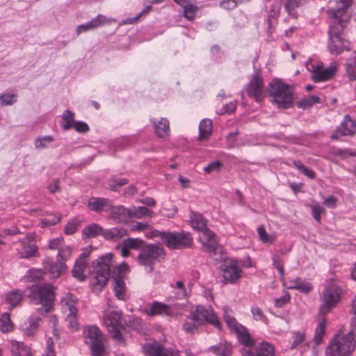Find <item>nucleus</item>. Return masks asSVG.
Instances as JSON below:
<instances>
[{"mask_svg": "<svg viewBox=\"0 0 356 356\" xmlns=\"http://www.w3.org/2000/svg\"><path fill=\"white\" fill-rule=\"evenodd\" d=\"M111 204L112 202L108 198L92 197L88 200L87 206L91 211L100 213L109 211Z\"/></svg>", "mask_w": 356, "mask_h": 356, "instance_id": "20", "label": "nucleus"}, {"mask_svg": "<svg viewBox=\"0 0 356 356\" xmlns=\"http://www.w3.org/2000/svg\"><path fill=\"white\" fill-rule=\"evenodd\" d=\"M288 287L289 289H298L305 293H309L313 289L311 283L305 282L300 277H297L296 280L290 281V284Z\"/></svg>", "mask_w": 356, "mask_h": 356, "instance_id": "31", "label": "nucleus"}, {"mask_svg": "<svg viewBox=\"0 0 356 356\" xmlns=\"http://www.w3.org/2000/svg\"><path fill=\"white\" fill-rule=\"evenodd\" d=\"M187 319H196L200 325L209 323L217 328H220V323L211 307L197 305L194 310L186 316Z\"/></svg>", "mask_w": 356, "mask_h": 356, "instance_id": "12", "label": "nucleus"}, {"mask_svg": "<svg viewBox=\"0 0 356 356\" xmlns=\"http://www.w3.org/2000/svg\"><path fill=\"white\" fill-rule=\"evenodd\" d=\"M198 10L199 8L196 5L190 2L183 8V16L186 19L192 21L195 19Z\"/></svg>", "mask_w": 356, "mask_h": 356, "instance_id": "42", "label": "nucleus"}, {"mask_svg": "<svg viewBox=\"0 0 356 356\" xmlns=\"http://www.w3.org/2000/svg\"><path fill=\"white\" fill-rule=\"evenodd\" d=\"M268 91L272 102L277 108L286 109L293 106V90L289 85L279 79H273L269 83Z\"/></svg>", "mask_w": 356, "mask_h": 356, "instance_id": "6", "label": "nucleus"}, {"mask_svg": "<svg viewBox=\"0 0 356 356\" xmlns=\"http://www.w3.org/2000/svg\"><path fill=\"white\" fill-rule=\"evenodd\" d=\"M147 356H179V351L163 349L159 344H147L143 347Z\"/></svg>", "mask_w": 356, "mask_h": 356, "instance_id": "19", "label": "nucleus"}, {"mask_svg": "<svg viewBox=\"0 0 356 356\" xmlns=\"http://www.w3.org/2000/svg\"><path fill=\"white\" fill-rule=\"evenodd\" d=\"M16 96L13 94L5 93L0 95V102L4 105H11L16 102Z\"/></svg>", "mask_w": 356, "mask_h": 356, "instance_id": "59", "label": "nucleus"}, {"mask_svg": "<svg viewBox=\"0 0 356 356\" xmlns=\"http://www.w3.org/2000/svg\"><path fill=\"white\" fill-rule=\"evenodd\" d=\"M293 165L304 175L307 176L310 179H314L316 177V173L311 169L306 168L303 165L300 161H294Z\"/></svg>", "mask_w": 356, "mask_h": 356, "instance_id": "54", "label": "nucleus"}, {"mask_svg": "<svg viewBox=\"0 0 356 356\" xmlns=\"http://www.w3.org/2000/svg\"><path fill=\"white\" fill-rule=\"evenodd\" d=\"M312 215L313 218L318 222H321V215L325 212V209L319 205L311 206Z\"/></svg>", "mask_w": 356, "mask_h": 356, "instance_id": "60", "label": "nucleus"}, {"mask_svg": "<svg viewBox=\"0 0 356 356\" xmlns=\"http://www.w3.org/2000/svg\"><path fill=\"white\" fill-rule=\"evenodd\" d=\"M248 95L256 102H261L265 97L264 84L259 71L252 74V79L246 87Z\"/></svg>", "mask_w": 356, "mask_h": 356, "instance_id": "14", "label": "nucleus"}, {"mask_svg": "<svg viewBox=\"0 0 356 356\" xmlns=\"http://www.w3.org/2000/svg\"><path fill=\"white\" fill-rule=\"evenodd\" d=\"M128 183V180L126 178L123 179H111L108 182V188L113 191H118L119 189L124 185Z\"/></svg>", "mask_w": 356, "mask_h": 356, "instance_id": "53", "label": "nucleus"}, {"mask_svg": "<svg viewBox=\"0 0 356 356\" xmlns=\"http://www.w3.org/2000/svg\"><path fill=\"white\" fill-rule=\"evenodd\" d=\"M122 313L117 311H111L104 316V324L107 327L112 337L121 343H124V338L121 333L122 325L120 323Z\"/></svg>", "mask_w": 356, "mask_h": 356, "instance_id": "13", "label": "nucleus"}, {"mask_svg": "<svg viewBox=\"0 0 356 356\" xmlns=\"http://www.w3.org/2000/svg\"><path fill=\"white\" fill-rule=\"evenodd\" d=\"M13 325L7 312L0 316V330L2 332H8L13 330Z\"/></svg>", "mask_w": 356, "mask_h": 356, "instance_id": "43", "label": "nucleus"}, {"mask_svg": "<svg viewBox=\"0 0 356 356\" xmlns=\"http://www.w3.org/2000/svg\"><path fill=\"white\" fill-rule=\"evenodd\" d=\"M115 21V20L114 19L107 18L106 17L101 14H99L95 18L92 19L90 21L85 24L79 25L76 27V32L77 35H79L81 33L96 29L105 24H109Z\"/></svg>", "mask_w": 356, "mask_h": 356, "instance_id": "17", "label": "nucleus"}, {"mask_svg": "<svg viewBox=\"0 0 356 356\" xmlns=\"http://www.w3.org/2000/svg\"><path fill=\"white\" fill-rule=\"evenodd\" d=\"M280 13V6L279 3H273L270 6L267 15V22L269 27H272L274 24V21H277Z\"/></svg>", "mask_w": 356, "mask_h": 356, "instance_id": "41", "label": "nucleus"}, {"mask_svg": "<svg viewBox=\"0 0 356 356\" xmlns=\"http://www.w3.org/2000/svg\"><path fill=\"white\" fill-rule=\"evenodd\" d=\"M112 279L113 280L115 296L119 300H125L127 298V294L124 282L118 276L112 277Z\"/></svg>", "mask_w": 356, "mask_h": 356, "instance_id": "28", "label": "nucleus"}, {"mask_svg": "<svg viewBox=\"0 0 356 356\" xmlns=\"http://www.w3.org/2000/svg\"><path fill=\"white\" fill-rule=\"evenodd\" d=\"M346 70L350 80L353 81L356 79V54L347 59Z\"/></svg>", "mask_w": 356, "mask_h": 356, "instance_id": "40", "label": "nucleus"}, {"mask_svg": "<svg viewBox=\"0 0 356 356\" xmlns=\"http://www.w3.org/2000/svg\"><path fill=\"white\" fill-rule=\"evenodd\" d=\"M274 348L268 342H261L256 348L257 356H274Z\"/></svg>", "mask_w": 356, "mask_h": 356, "instance_id": "37", "label": "nucleus"}, {"mask_svg": "<svg viewBox=\"0 0 356 356\" xmlns=\"http://www.w3.org/2000/svg\"><path fill=\"white\" fill-rule=\"evenodd\" d=\"M61 219L60 213L48 214L46 218L40 221L41 226L47 227L57 224Z\"/></svg>", "mask_w": 356, "mask_h": 356, "instance_id": "49", "label": "nucleus"}, {"mask_svg": "<svg viewBox=\"0 0 356 356\" xmlns=\"http://www.w3.org/2000/svg\"><path fill=\"white\" fill-rule=\"evenodd\" d=\"M127 235H128L127 229L122 227H113L106 229L103 232V236L105 239L113 241H118Z\"/></svg>", "mask_w": 356, "mask_h": 356, "instance_id": "29", "label": "nucleus"}, {"mask_svg": "<svg viewBox=\"0 0 356 356\" xmlns=\"http://www.w3.org/2000/svg\"><path fill=\"white\" fill-rule=\"evenodd\" d=\"M243 0H223L220 2V6L225 10H232L235 8L238 3H241Z\"/></svg>", "mask_w": 356, "mask_h": 356, "instance_id": "58", "label": "nucleus"}, {"mask_svg": "<svg viewBox=\"0 0 356 356\" xmlns=\"http://www.w3.org/2000/svg\"><path fill=\"white\" fill-rule=\"evenodd\" d=\"M17 244L18 247L16 248V250L20 258L28 259L35 255L38 248L35 243L31 239L29 235H27L24 238L19 240Z\"/></svg>", "mask_w": 356, "mask_h": 356, "instance_id": "16", "label": "nucleus"}, {"mask_svg": "<svg viewBox=\"0 0 356 356\" xmlns=\"http://www.w3.org/2000/svg\"><path fill=\"white\" fill-rule=\"evenodd\" d=\"M72 254V248L69 245H63L60 248L57 255V261L59 262H65L68 260Z\"/></svg>", "mask_w": 356, "mask_h": 356, "instance_id": "52", "label": "nucleus"}, {"mask_svg": "<svg viewBox=\"0 0 356 356\" xmlns=\"http://www.w3.org/2000/svg\"><path fill=\"white\" fill-rule=\"evenodd\" d=\"M209 351L217 356H232L233 353V346L229 342L223 341L217 345L210 346Z\"/></svg>", "mask_w": 356, "mask_h": 356, "instance_id": "25", "label": "nucleus"}, {"mask_svg": "<svg viewBox=\"0 0 356 356\" xmlns=\"http://www.w3.org/2000/svg\"><path fill=\"white\" fill-rule=\"evenodd\" d=\"M306 67L312 72V79L316 83L329 80L334 76L337 70L334 65L323 68L322 66L318 65L316 66L312 63H307Z\"/></svg>", "mask_w": 356, "mask_h": 356, "instance_id": "15", "label": "nucleus"}, {"mask_svg": "<svg viewBox=\"0 0 356 356\" xmlns=\"http://www.w3.org/2000/svg\"><path fill=\"white\" fill-rule=\"evenodd\" d=\"M308 3V0H285L284 10L289 16L293 19H298V9L303 7Z\"/></svg>", "mask_w": 356, "mask_h": 356, "instance_id": "23", "label": "nucleus"}, {"mask_svg": "<svg viewBox=\"0 0 356 356\" xmlns=\"http://www.w3.org/2000/svg\"><path fill=\"white\" fill-rule=\"evenodd\" d=\"M337 132L341 136H354L356 134V120H353L349 114L345 115L339 126L337 128Z\"/></svg>", "mask_w": 356, "mask_h": 356, "instance_id": "18", "label": "nucleus"}, {"mask_svg": "<svg viewBox=\"0 0 356 356\" xmlns=\"http://www.w3.org/2000/svg\"><path fill=\"white\" fill-rule=\"evenodd\" d=\"M143 312L149 316L162 314L169 315L170 308L164 303L155 301L151 304L149 308H145Z\"/></svg>", "mask_w": 356, "mask_h": 356, "instance_id": "24", "label": "nucleus"}, {"mask_svg": "<svg viewBox=\"0 0 356 356\" xmlns=\"http://www.w3.org/2000/svg\"><path fill=\"white\" fill-rule=\"evenodd\" d=\"M72 127H74L76 131L81 133L87 132L89 130L88 125L81 121H75Z\"/></svg>", "mask_w": 356, "mask_h": 356, "instance_id": "63", "label": "nucleus"}, {"mask_svg": "<svg viewBox=\"0 0 356 356\" xmlns=\"http://www.w3.org/2000/svg\"><path fill=\"white\" fill-rule=\"evenodd\" d=\"M341 292V289L332 282L327 283L325 286V289L321 295L322 304L319 307V311L316 316L318 325L315 329L313 338L316 345H318L322 342L326 328L325 315L328 314L338 302L340 299Z\"/></svg>", "mask_w": 356, "mask_h": 356, "instance_id": "2", "label": "nucleus"}, {"mask_svg": "<svg viewBox=\"0 0 356 356\" xmlns=\"http://www.w3.org/2000/svg\"><path fill=\"white\" fill-rule=\"evenodd\" d=\"M112 254H107L97 260L96 270L90 277V284L95 289L101 291L106 284L112 266Z\"/></svg>", "mask_w": 356, "mask_h": 356, "instance_id": "8", "label": "nucleus"}, {"mask_svg": "<svg viewBox=\"0 0 356 356\" xmlns=\"http://www.w3.org/2000/svg\"><path fill=\"white\" fill-rule=\"evenodd\" d=\"M24 292L20 290H13L6 294V300L10 305V308L15 307L22 300Z\"/></svg>", "mask_w": 356, "mask_h": 356, "instance_id": "32", "label": "nucleus"}, {"mask_svg": "<svg viewBox=\"0 0 356 356\" xmlns=\"http://www.w3.org/2000/svg\"><path fill=\"white\" fill-rule=\"evenodd\" d=\"M165 257V250L161 245L146 243L140 249L136 260L147 272L152 273L156 263L161 261V259H163Z\"/></svg>", "mask_w": 356, "mask_h": 356, "instance_id": "7", "label": "nucleus"}, {"mask_svg": "<svg viewBox=\"0 0 356 356\" xmlns=\"http://www.w3.org/2000/svg\"><path fill=\"white\" fill-rule=\"evenodd\" d=\"M223 277L227 282L234 283L240 277L241 269L235 261H232L229 265L222 268Z\"/></svg>", "mask_w": 356, "mask_h": 356, "instance_id": "22", "label": "nucleus"}, {"mask_svg": "<svg viewBox=\"0 0 356 356\" xmlns=\"http://www.w3.org/2000/svg\"><path fill=\"white\" fill-rule=\"evenodd\" d=\"M164 239L163 244L170 250L191 248L193 244V237L188 232H168Z\"/></svg>", "mask_w": 356, "mask_h": 356, "instance_id": "10", "label": "nucleus"}, {"mask_svg": "<svg viewBox=\"0 0 356 356\" xmlns=\"http://www.w3.org/2000/svg\"><path fill=\"white\" fill-rule=\"evenodd\" d=\"M54 140L53 138L50 136H44L43 137H38L35 140V147L36 149L38 148H45L47 147V144L52 142Z\"/></svg>", "mask_w": 356, "mask_h": 356, "instance_id": "56", "label": "nucleus"}, {"mask_svg": "<svg viewBox=\"0 0 356 356\" xmlns=\"http://www.w3.org/2000/svg\"><path fill=\"white\" fill-rule=\"evenodd\" d=\"M191 224L193 229L202 233V235L200 236V241L203 251L212 254H216L222 251L216 234L207 227V220L201 213H192Z\"/></svg>", "mask_w": 356, "mask_h": 356, "instance_id": "4", "label": "nucleus"}, {"mask_svg": "<svg viewBox=\"0 0 356 356\" xmlns=\"http://www.w3.org/2000/svg\"><path fill=\"white\" fill-rule=\"evenodd\" d=\"M355 332L356 327H353L346 334L339 330L330 340L325 356H350L355 349Z\"/></svg>", "mask_w": 356, "mask_h": 356, "instance_id": "3", "label": "nucleus"}, {"mask_svg": "<svg viewBox=\"0 0 356 356\" xmlns=\"http://www.w3.org/2000/svg\"><path fill=\"white\" fill-rule=\"evenodd\" d=\"M131 218H142L145 216L152 217L154 212L145 207H132L130 208Z\"/></svg>", "mask_w": 356, "mask_h": 356, "instance_id": "35", "label": "nucleus"}, {"mask_svg": "<svg viewBox=\"0 0 356 356\" xmlns=\"http://www.w3.org/2000/svg\"><path fill=\"white\" fill-rule=\"evenodd\" d=\"M77 302L78 298L70 293H66L61 300L63 308L65 312H68L67 314H77Z\"/></svg>", "mask_w": 356, "mask_h": 356, "instance_id": "27", "label": "nucleus"}, {"mask_svg": "<svg viewBox=\"0 0 356 356\" xmlns=\"http://www.w3.org/2000/svg\"><path fill=\"white\" fill-rule=\"evenodd\" d=\"M61 127L63 130H68L72 127L74 123V114L70 110H66L63 113Z\"/></svg>", "mask_w": 356, "mask_h": 356, "instance_id": "39", "label": "nucleus"}, {"mask_svg": "<svg viewBox=\"0 0 356 356\" xmlns=\"http://www.w3.org/2000/svg\"><path fill=\"white\" fill-rule=\"evenodd\" d=\"M110 218L117 222H127L131 218L130 209H127L124 206H113L110 208Z\"/></svg>", "mask_w": 356, "mask_h": 356, "instance_id": "21", "label": "nucleus"}, {"mask_svg": "<svg viewBox=\"0 0 356 356\" xmlns=\"http://www.w3.org/2000/svg\"><path fill=\"white\" fill-rule=\"evenodd\" d=\"M220 166L221 163L220 161H213L204 168V171L207 173H211L213 171L218 170Z\"/></svg>", "mask_w": 356, "mask_h": 356, "instance_id": "64", "label": "nucleus"}, {"mask_svg": "<svg viewBox=\"0 0 356 356\" xmlns=\"http://www.w3.org/2000/svg\"><path fill=\"white\" fill-rule=\"evenodd\" d=\"M151 122L158 137L165 138L168 136L170 133V127L169 122L166 118H161L159 121H157L155 119H152Z\"/></svg>", "mask_w": 356, "mask_h": 356, "instance_id": "26", "label": "nucleus"}, {"mask_svg": "<svg viewBox=\"0 0 356 356\" xmlns=\"http://www.w3.org/2000/svg\"><path fill=\"white\" fill-rule=\"evenodd\" d=\"M63 243V238H56L49 241L48 246L51 250L58 249L59 251L60 248L64 245Z\"/></svg>", "mask_w": 356, "mask_h": 356, "instance_id": "61", "label": "nucleus"}, {"mask_svg": "<svg viewBox=\"0 0 356 356\" xmlns=\"http://www.w3.org/2000/svg\"><path fill=\"white\" fill-rule=\"evenodd\" d=\"M40 318L33 316L29 318V325L24 329L25 334L29 337H32L38 330Z\"/></svg>", "mask_w": 356, "mask_h": 356, "instance_id": "47", "label": "nucleus"}, {"mask_svg": "<svg viewBox=\"0 0 356 356\" xmlns=\"http://www.w3.org/2000/svg\"><path fill=\"white\" fill-rule=\"evenodd\" d=\"M172 288L175 289V294H176V298L179 300H183L185 298H187L188 296V293L185 288V286L181 281H177L175 283V286L171 285Z\"/></svg>", "mask_w": 356, "mask_h": 356, "instance_id": "50", "label": "nucleus"}, {"mask_svg": "<svg viewBox=\"0 0 356 356\" xmlns=\"http://www.w3.org/2000/svg\"><path fill=\"white\" fill-rule=\"evenodd\" d=\"M318 103H320L319 97L316 95H310L300 99L297 102V106L300 108L307 109Z\"/></svg>", "mask_w": 356, "mask_h": 356, "instance_id": "38", "label": "nucleus"}, {"mask_svg": "<svg viewBox=\"0 0 356 356\" xmlns=\"http://www.w3.org/2000/svg\"><path fill=\"white\" fill-rule=\"evenodd\" d=\"M200 326L201 325L196 319H187V321L183 323L182 329L186 333L194 334L197 331Z\"/></svg>", "mask_w": 356, "mask_h": 356, "instance_id": "51", "label": "nucleus"}, {"mask_svg": "<svg viewBox=\"0 0 356 356\" xmlns=\"http://www.w3.org/2000/svg\"><path fill=\"white\" fill-rule=\"evenodd\" d=\"M329 3L330 6L327 15L332 19L329 31V48L332 54H339L344 50L350 49L349 42L343 40L341 33L350 19L348 9L352 5L351 0H330Z\"/></svg>", "mask_w": 356, "mask_h": 356, "instance_id": "1", "label": "nucleus"}, {"mask_svg": "<svg viewBox=\"0 0 356 356\" xmlns=\"http://www.w3.org/2000/svg\"><path fill=\"white\" fill-rule=\"evenodd\" d=\"M257 233L259 240L263 243L272 244L275 241V235L268 234L263 225L258 227Z\"/></svg>", "mask_w": 356, "mask_h": 356, "instance_id": "44", "label": "nucleus"}, {"mask_svg": "<svg viewBox=\"0 0 356 356\" xmlns=\"http://www.w3.org/2000/svg\"><path fill=\"white\" fill-rule=\"evenodd\" d=\"M124 245L130 250H140L146 244L139 238H127L123 241Z\"/></svg>", "mask_w": 356, "mask_h": 356, "instance_id": "45", "label": "nucleus"}, {"mask_svg": "<svg viewBox=\"0 0 356 356\" xmlns=\"http://www.w3.org/2000/svg\"><path fill=\"white\" fill-rule=\"evenodd\" d=\"M104 229L98 224L92 223L89 226L86 227L82 232L84 236L88 238H94L98 235L103 236Z\"/></svg>", "mask_w": 356, "mask_h": 356, "instance_id": "36", "label": "nucleus"}, {"mask_svg": "<svg viewBox=\"0 0 356 356\" xmlns=\"http://www.w3.org/2000/svg\"><path fill=\"white\" fill-rule=\"evenodd\" d=\"M29 298L31 302L41 305L38 311L41 314L49 312L53 307L55 299L54 288L50 284L43 285L33 284L29 288Z\"/></svg>", "mask_w": 356, "mask_h": 356, "instance_id": "5", "label": "nucleus"}, {"mask_svg": "<svg viewBox=\"0 0 356 356\" xmlns=\"http://www.w3.org/2000/svg\"><path fill=\"white\" fill-rule=\"evenodd\" d=\"M10 350L13 356H29L31 355L29 348L24 343L17 341H10Z\"/></svg>", "mask_w": 356, "mask_h": 356, "instance_id": "30", "label": "nucleus"}, {"mask_svg": "<svg viewBox=\"0 0 356 356\" xmlns=\"http://www.w3.org/2000/svg\"><path fill=\"white\" fill-rule=\"evenodd\" d=\"M212 122L209 119L202 120L199 124V137L200 140L207 139L211 134Z\"/></svg>", "mask_w": 356, "mask_h": 356, "instance_id": "33", "label": "nucleus"}, {"mask_svg": "<svg viewBox=\"0 0 356 356\" xmlns=\"http://www.w3.org/2000/svg\"><path fill=\"white\" fill-rule=\"evenodd\" d=\"M223 318L229 328L236 334V338L241 343L246 347L254 346V341L251 338L247 327L237 323L236 319L230 316L225 309H224Z\"/></svg>", "mask_w": 356, "mask_h": 356, "instance_id": "11", "label": "nucleus"}, {"mask_svg": "<svg viewBox=\"0 0 356 356\" xmlns=\"http://www.w3.org/2000/svg\"><path fill=\"white\" fill-rule=\"evenodd\" d=\"M251 313L255 321H261L264 323H266L267 318L259 307H252L251 308Z\"/></svg>", "mask_w": 356, "mask_h": 356, "instance_id": "57", "label": "nucleus"}, {"mask_svg": "<svg viewBox=\"0 0 356 356\" xmlns=\"http://www.w3.org/2000/svg\"><path fill=\"white\" fill-rule=\"evenodd\" d=\"M293 341L291 345V348H296L298 345L303 342L305 339V334L303 332H298L293 335Z\"/></svg>", "mask_w": 356, "mask_h": 356, "instance_id": "62", "label": "nucleus"}, {"mask_svg": "<svg viewBox=\"0 0 356 356\" xmlns=\"http://www.w3.org/2000/svg\"><path fill=\"white\" fill-rule=\"evenodd\" d=\"M44 273L41 269H31L26 275V278L29 282H38L43 279Z\"/></svg>", "mask_w": 356, "mask_h": 356, "instance_id": "46", "label": "nucleus"}, {"mask_svg": "<svg viewBox=\"0 0 356 356\" xmlns=\"http://www.w3.org/2000/svg\"><path fill=\"white\" fill-rule=\"evenodd\" d=\"M66 269V266L63 262L54 263L50 265L49 272L51 275V277L58 278L60 274Z\"/></svg>", "mask_w": 356, "mask_h": 356, "instance_id": "48", "label": "nucleus"}, {"mask_svg": "<svg viewBox=\"0 0 356 356\" xmlns=\"http://www.w3.org/2000/svg\"><path fill=\"white\" fill-rule=\"evenodd\" d=\"M87 266L88 263L76 261L72 272L73 277L79 281H84L86 278L84 272Z\"/></svg>", "mask_w": 356, "mask_h": 356, "instance_id": "34", "label": "nucleus"}, {"mask_svg": "<svg viewBox=\"0 0 356 356\" xmlns=\"http://www.w3.org/2000/svg\"><path fill=\"white\" fill-rule=\"evenodd\" d=\"M83 334L86 344L90 347L92 356L105 355V338L97 326L90 325L85 327Z\"/></svg>", "mask_w": 356, "mask_h": 356, "instance_id": "9", "label": "nucleus"}, {"mask_svg": "<svg viewBox=\"0 0 356 356\" xmlns=\"http://www.w3.org/2000/svg\"><path fill=\"white\" fill-rule=\"evenodd\" d=\"M66 322L68 327L73 332L76 331L79 328V325L76 319V314H67L66 316Z\"/></svg>", "mask_w": 356, "mask_h": 356, "instance_id": "55", "label": "nucleus"}]
</instances>
